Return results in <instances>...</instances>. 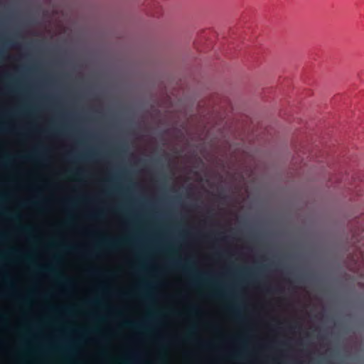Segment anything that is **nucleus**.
<instances>
[{"instance_id": "1", "label": "nucleus", "mask_w": 364, "mask_h": 364, "mask_svg": "<svg viewBox=\"0 0 364 364\" xmlns=\"http://www.w3.org/2000/svg\"><path fill=\"white\" fill-rule=\"evenodd\" d=\"M355 264L358 266L355 267V271L364 278V250H360V257L358 258Z\"/></svg>"}, {"instance_id": "2", "label": "nucleus", "mask_w": 364, "mask_h": 364, "mask_svg": "<svg viewBox=\"0 0 364 364\" xmlns=\"http://www.w3.org/2000/svg\"><path fill=\"white\" fill-rule=\"evenodd\" d=\"M357 233H358L357 230H355L353 231V236H354V235H355V234H357Z\"/></svg>"}, {"instance_id": "3", "label": "nucleus", "mask_w": 364, "mask_h": 364, "mask_svg": "<svg viewBox=\"0 0 364 364\" xmlns=\"http://www.w3.org/2000/svg\"><path fill=\"white\" fill-rule=\"evenodd\" d=\"M360 228L363 230V226H362V225H360V226L359 227V228H358V232H359V231H360Z\"/></svg>"}, {"instance_id": "4", "label": "nucleus", "mask_w": 364, "mask_h": 364, "mask_svg": "<svg viewBox=\"0 0 364 364\" xmlns=\"http://www.w3.org/2000/svg\"><path fill=\"white\" fill-rule=\"evenodd\" d=\"M358 284H360L361 287H364V284L358 282Z\"/></svg>"}, {"instance_id": "5", "label": "nucleus", "mask_w": 364, "mask_h": 364, "mask_svg": "<svg viewBox=\"0 0 364 364\" xmlns=\"http://www.w3.org/2000/svg\"><path fill=\"white\" fill-rule=\"evenodd\" d=\"M355 188L357 189V186H355ZM354 191H355L357 193L358 191V190H355Z\"/></svg>"}, {"instance_id": "6", "label": "nucleus", "mask_w": 364, "mask_h": 364, "mask_svg": "<svg viewBox=\"0 0 364 364\" xmlns=\"http://www.w3.org/2000/svg\"><path fill=\"white\" fill-rule=\"evenodd\" d=\"M342 264H343V267L345 266V262L343 260Z\"/></svg>"}, {"instance_id": "7", "label": "nucleus", "mask_w": 364, "mask_h": 364, "mask_svg": "<svg viewBox=\"0 0 364 364\" xmlns=\"http://www.w3.org/2000/svg\"><path fill=\"white\" fill-rule=\"evenodd\" d=\"M342 223H343V224L344 223V220H343H343H342Z\"/></svg>"}]
</instances>
